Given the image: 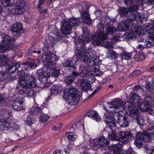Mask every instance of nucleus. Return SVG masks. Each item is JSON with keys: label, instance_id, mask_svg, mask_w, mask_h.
<instances>
[{"label": "nucleus", "instance_id": "f257e3e1", "mask_svg": "<svg viewBox=\"0 0 154 154\" xmlns=\"http://www.w3.org/2000/svg\"><path fill=\"white\" fill-rule=\"evenodd\" d=\"M78 9L81 14V18H69L68 20H63L61 21V31L64 35H69L72 32V28L78 27L82 22L88 25L91 24V20L87 10L88 7L85 3L80 4L79 5Z\"/></svg>", "mask_w": 154, "mask_h": 154}, {"label": "nucleus", "instance_id": "f03ea898", "mask_svg": "<svg viewBox=\"0 0 154 154\" xmlns=\"http://www.w3.org/2000/svg\"><path fill=\"white\" fill-rule=\"evenodd\" d=\"M23 66L24 65H23ZM25 67L22 68V70L20 69H18L20 72V76L19 77L20 84L22 86H26L30 88H35L37 86L36 79L32 75L28 74V67L24 65Z\"/></svg>", "mask_w": 154, "mask_h": 154}, {"label": "nucleus", "instance_id": "7ed1b4c3", "mask_svg": "<svg viewBox=\"0 0 154 154\" xmlns=\"http://www.w3.org/2000/svg\"><path fill=\"white\" fill-rule=\"evenodd\" d=\"M45 68L39 69L37 72V75L38 76L39 80L43 83H46L48 81V78L49 76L50 72L48 69H54L56 68L55 64L53 61L47 62L45 65Z\"/></svg>", "mask_w": 154, "mask_h": 154}, {"label": "nucleus", "instance_id": "20e7f679", "mask_svg": "<svg viewBox=\"0 0 154 154\" xmlns=\"http://www.w3.org/2000/svg\"><path fill=\"white\" fill-rule=\"evenodd\" d=\"M77 89L72 86H68L63 91L64 97L69 100V103L72 105L77 104L79 98L77 94Z\"/></svg>", "mask_w": 154, "mask_h": 154}, {"label": "nucleus", "instance_id": "39448f33", "mask_svg": "<svg viewBox=\"0 0 154 154\" xmlns=\"http://www.w3.org/2000/svg\"><path fill=\"white\" fill-rule=\"evenodd\" d=\"M108 138L110 140H117L123 143H127L128 141L131 140L133 138V136L131 133L128 131L124 132L121 133L119 137H117L116 133L112 131V132L109 134L107 136Z\"/></svg>", "mask_w": 154, "mask_h": 154}, {"label": "nucleus", "instance_id": "423d86ee", "mask_svg": "<svg viewBox=\"0 0 154 154\" xmlns=\"http://www.w3.org/2000/svg\"><path fill=\"white\" fill-rule=\"evenodd\" d=\"M77 44L76 49L77 50L81 51L80 52L78 53L77 56L78 58V61H82L85 63H87L88 62H91V57H93V54L92 53L91 48V47L88 48L86 50V48L85 45V49H82L81 48H77ZM86 44H85V45Z\"/></svg>", "mask_w": 154, "mask_h": 154}, {"label": "nucleus", "instance_id": "0eeeda50", "mask_svg": "<svg viewBox=\"0 0 154 154\" xmlns=\"http://www.w3.org/2000/svg\"><path fill=\"white\" fill-rule=\"evenodd\" d=\"M104 27L103 25H99L97 30V35L93 36L92 44L94 45H98L101 43L102 41L107 39V35L104 33Z\"/></svg>", "mask_w": 154, "mask_h": 154}, {"label": "nucleus", "instance_id": "6e6552de", "mask_svg": "<svg viewBox=\"0 0 154 154\" xmlns=\"http://www.w3.org/2000/svg\"><path fill=\"white\" fill-rule=\"evenodd\" d=\"M94 146L102 151L105 150L109 146V141L103 136L100 135L93 140Z\"/></svg>", "mask_w": 154, "mask_h": 154}, {"label": "nucleus", "instance_id": "1a4fd4ad", "mask_svg": "<svg viewBox=\"0 0 154 154\" xmlns=\"http://www.w3.org/2000/svg\"><path fill=\"white\" fill-rule=\"evenodd\" d=\"M82 29L83 34L82 36V37H79L78 38V41L76 42V44H77L78 48L84 49L85 44L90 41V38L86 27L83 26L82 27Z\"/></svg>", "mask_w": 154, "mask_h": 154}, {"label": "nucleus", "instance_id": "9d476101", "mask_svg": "<svg viewBox=\"0 0 154 154\" xmlns=\"http://www.w3.org/2000/svg\"><path fill=\"white\" fill-rule=\"evenodd\" d=\"M124 106V109H126L130 112V114L131 116L134 117L135 115L139 113V110L138 107L135 106L130 100L125 103Z\"/></svg>", "mask_w": 154, "mask_h": 154}, {"label": "nucleus", "instance_id": "9b49d317", "mask_svg": "<svg viewBox=\"0 0 154 154\" xmlns=\"http://www.w3.org/2000/svg\"><path fill=\"white\" fill-rule=\"evenodd\" d=\"M153 98L149 95H147L144 100V101L140 105L139 107L140 109L145 111L149 110L151 106H152ZM149 110H148L149 111Z\"/></svg>", "mask_w": 154, "mask_h": 154}, {"label": "nucleus", "instance_id": "f8f14e48", "mask_svg": "<svg viewBox=\"0 0 154 154\" xmlns=\"http://www.w3.org/2000/svg\"><path fill=\"white\" fill-rule=\"evenodd\" d=\"M10 31L12 34L16 36L23 33V30L22 24L20 23L17 22L11 27Z\"/></svg>", "mask_w": 154, "mask_h": 154}, {"label": "nucleus", "instance_id": "ddd939ff", "mask_svg": "<svg viewBox=\"0 0 154 154\" xmlns=\"http://www.w3.org/2000/svg\"><path fill=\"white\" fill-rule=\"evenodd\" d=\"M26 3L23 0H18L15 6L13 13L16 15L21 14L24 10Z\"/></svg>", "mask_w": 154, "mask_h": 154}, {"label": "nucleus", "instance_id": "4468645a", "mask_svg": "<svg viewBox=\"0 0 154 154\" xmlns=\"http://www.w3.org/2000/svg\"><path fill=\"white\" fill-rule=\"evenodd\" d=\"M107 104L109 105L108 107L109 109L112 108H114L115 109H119V111H122L124 110V104L121 100L115 99L113 101L110 103L109 104L108 103Z\"/></svg>", "mask_w": 154, "mask_h": 154}, {"label": "nucleus", "instance_id": "2eb2a0df", "mask_svg": "<svg viewBox=\"0 0 154 154\" xmlns=\"http://www.w3.org/2000/svg\"><path fill=\"white\" fill-rule=\"evenodd\" d=\"M48 49L47 46H44L43 49L45 52L46 63L51 61H56L58 60L57 57L54 54L50 51H48Z\"/></svg>", "mask_w": 154, "mask_h": 154}, {"label": "nucleus", "instance_id": "dca6fc26", "mask_svg": "<svg viewBox=\"0 0 154 154\" xmlns=\"http://www.w3.org/2000/svg\"><path fill=\"white\" fill-rule=\"evenodd\" d=\"M103 119L105 122L110 127L111 129L112 128L116 126V123L113 115H112L108 113L105 114L104 115Z\"/></svg>", "mask_w": 154, "mask_h": 154}, {"label": "nucleus", "instance_id": "f3484780", "mask_svg": "<svg viewBox=\"0 0 154 154\" xmlns=\"http://www.w3.org/2000/svg\"><path fill=\"white\" fill-rule=\"evenodd\" d=\"M23 101L22 97H18L13 102L12 106L14 109L17 111H20L23 109Z\"/></svg>", "mask_w": 154, "mask_h": 154}, {"label": "nucleus", "instance_id": "a211bd4d", "mask_svg": "<svg viewBox=\"0 0 154 154\" xmlns=\"http://www.w3.org/2000/svg\"><path fill=\"white\" fill-rule=\"evenodd\" d=\"M20 64L19 63H11L7 64L5 66L6 71L10 74L13 73L17 70L20 66Z\"/></svg>", "mask_w": 154, "mask_h": 154}, {"label": "nucleus", "instance_id": "6ab92c4d", "mask_svg": "<svg viewBox=\"0 0 154 154\" xmlns=\"http://www.w3.org/2000/svg\"><path fill=\"white\" fill-rule=\"evenodd\" d=\"M129 100L135 106L138 108L141 103V99L138 95L135 93H131Z\"/></svg>", "mask_w": 154, "mask_h": 154}, {"label": "nucleus", "instance_id": "aec40b11", "mask_svg": "<svg viewBox=\"0 0 154 154\" xmlns=\"http://www.w3.org/2000/svg\"><path fill=\"white\" fill-rule=\"evenodd\" d=\"M52 33L55 35L57 37L56 38L55 41L54 38L52 37H50L48 38V41H50L51 45H53L55 43L56 41H59L62 39L63 36L60 35L59 30L56 28H55L54 30L52 31Z\"/></svg>", "mask_w": 154, "mask_h": 154}, {"label": "nucleus", "instance_id": "412c9836", "mask_svg": "<svg viewBox=\"0 0 154 154\" xmlns=\"http://www.w3.org/2000/svg\"><path fill=\"white\" fill-rule=\"evenodd\" d=\"M117 119L118 124L120 126L123 127H126L128 126L129 121L128 118L126 116L120 115L119 114Z\"/></svg>", "mask_w": 154, "mask_h": 154}, {"label": "nucleus", "instance_id": "4be33fe9", "mask_svg": "<svg viewBox=\"0 0 154 154\" xmlns=\"http://www.w3.org/2000/svg\"><path fill=\"white\" fill-rule=\"evenodd\" d=\"M2 42L4 43L5 45H10L11 48H12L13 47L12 42H14V39L5 33L2 34Z\"/></svg>", "mask_w": 154, "mask_h": 154}, {"label": "nucleus", "instance_id": "5701e85b", "mask_svg": "<svg viewBox=\"0 0 154 154\" xmlns=\"http://www.w3.org/2000/svg\"><path fill=\"white\" fill-rule=\"evenodd\" d=\"M117 31L116 28L112 26H108L106 29V32L105 34L107 35V38H108L109 35L112 36L115 34V33Z\"/></svg>", "mask_w": 154, "mask_h": 154}, {"label": "nucleus", "instance_id": "b1692460", "mask_svg": "<svg viewBox=\"0 0 154 154\" xmlns=\"http://www.w3.org/2000/svg\"><path fill=\"white\" fill-rule=\"evenodd\" d=\"M145 142H148L151 140L152 136L150 132L146 131H143L142 134L140 133V137Z\"/></svg>", "mask_w": 154, "mask_h": 154}, {"label": "nucleus", "instance_id": "393cba45", "mask_svg": "<svg viewBox=\"0 0 154 154\" xmlns=\"http://www.w3.org/2000/svg\"><path fill=\"white\" fill-rule=\"evenodd\" d=\"M87 115L89 117H92L97 122L100 121L101 120V117L98 115L97 112L95 111L91 110L87 113Z\"/></svg>", "mask_w": 154, "mask_h": 154}, {"label": "nucleus", "instance_id": "a878e982", "mask_svg": "<svg viewBox=\"0 0 154 154\" xmlns=\"http://www.w3.org/2000/svg\"><path fill=\"white\" fill-rule=\"evenodd\" d=\"M140 137V132L139 131L136 133V138L134 143L136 146L139 148H140L143 145L142 143L143 140Z\"/></svg>", "mask_w": 154, "mask_h": 154}, {"label": "nucleus", "instance_id": "bb28decb", "mask_svg": "<svg viewBox=\"0 0 154 154\" xmlns=\"http://www.w3.org/2000/svg\"><path fill=\"white\" fill-rule=\"evenodd\" d=\"M131 28L133 32H135L139 35H143L144 34V31L140 26H139L136 24H132Z\"/></svg>", "mask_w": 154, "mask_h": 154}, {"label": "nucleus", "instance_id": "cd10ccee", "mask_svg": "<svg viewBox=\"0 0 154 154\" xmlns=\"http://www.w3.org/2000/svg\"><path fill=\"white\" fill-rule=\"evenodd\" d=\"M11 128V124L6 121H0V129L3 131H7Z\"/></svg>", "mask_w": 154, "mask_h": 154}, {"label": "nucleus", "instance_id": "c85d7f7f", "mask_svg": "<svg viewBox=\"0 0 154 154\" xmlns=\"http://www.w3.org/2000/svg\"><path fill=\"white\" fill-rule=\"evenodd\" d=\"M128 21V20H125L123 22L120 23L118 26L119 30L122 31H125L128 30L129 26L130 25Z\"/></svg>", "mask_w": 154, "mask_h": 154}, {"label": "nucleus", "instance_id": "c756f323", "mask_svg": "<svg viewBox=\"0 0 154 154\" xmlns=\"http://www.w3.org/2000/svg\"><path fill=\"white\" fill-rule=\"evenodd\" d=\"M23 88L22 90L23 93L26 94V96L28 97H32L34 94V91L32 89L34 88H30L26 86H23Z\"/></svg>", "mask_w": 154, "mask_h": 154}, {"label": "nucleus", "instance_id": "7c9ffc66", "mask_svg": "<svg viewBox=\"0 0 154 154\" xmlns=\"http://www.w3.org/2000/svg\"><path fill=\"white\" fill-rule=\"evenodd\" d=\"M80 85L83 91L87 92L91 90V85L90 84L86 83L85 80L82 79L81 81Z\"/></svg>", "mask_w": 154, "mask_h": 154}, {"label": "nucleus", "instance_id": "2f4dec72", "mask_svg": "<svg viewBox=\"0 0 154 154\" xmlns=\"http://www.w3.org/2000/svg\"><path fill=\"white\" fill-rule=\"evenodd\" d=\"M145 43V44L144 45L139 44L138 45L137 47V48L142 50L144 48H149L152 46L154 45V42L153 41H146Z\"/></svg>", "mask_w": 154, "mask_h": 154}, {"label": "nucleus", "instance_id": "473e14b6", "mask_svg": "<svg viewBox=\"0 0 154 154\" xmlns=\"http://www.w3.org/2000/svg\"><path fill=\"white\" fill-rule=\"evenodd\" d=\"M0 114L1 116L6 119H8L11 116V113L5 109H0Z\"/></svg>", "mask_w": 154, "mask_h": 154}, {"label": "nucleus", "instance_id": "72a5a7b5", "mask_svg": "<svg viewBox=\"0 0 154 154\" xmlns=\"http://www.w3.org/2000/svg\"><path fill=\"white\" fill-rule=\"evenodd\" d=\"M134 117L135 118L137 123L140 127L143 126L144 123V119L143 116L137 114L135 115Z\"/></svg>", "mask_w": 154, "mask_h": 154}, {"label": "nucleus", "instance_id": "f704fd0d", "mask_svg": "<svg viewBox=\"0 0 154 154\" xmlns=\"http://www.w3.org/2000/svg\"><path fill=\"white\" fill-rule=\"evenodd\" d=\"M62 90V88L60 86L54 85L52 87L51 91L52 94H58L60 93Z\"/></svg>", "mask_w": 154, "mask_h": 154}, {"label": "nucleus", "instance_id": "c9c22d12", "mask_svg": "<svg viewBox=\"0 0 154 154\" xmlns=\"http://www.w3.org/2000/svg\"><path fill=\"white\" fill-rule=\"evenodd\" d=\"M75 64L76 63L75 61L73 62L72 60H68L63 63V65L64 67L69 68V69L72 68L75 69L76 67Z\"/></svg>", "mask_w": 154, "mask_h": 154}, {"label": "nucleus", "instance_id": "e433bc0d", "mask_svg": "<svg viewBox=\"0 0 154 154\" xmlns=\"http://www.w3.org/2000/svg\"><path fill=\"white\" fill-rule=\"evenodd\" d=\"M145 28L146 32L149 34L154 35V27L153 25L148 23L145 25Z\"/></svg>", "mask_w": 154, "mask_h": 154}, {"label": "nucleus", "instance_id": "4c0bfd02", "mask_svg": "<svg viewBox=\"0 0 154 154\" xmlns=\"http://www.w3.org/2000/svg\"><path fill=\"white\" fill-rule=\"evenodd\" d=\"M137 13H130L128 17V19L126 20H128L130 24L132 23L133 22L137 17Z\"/></svg>", "mask_w": 154, "mask_h": 154}, {"label": "nucleus", "instance_id": "58836bf2", "mask_svg": "<svg viewBox=\"0 0 154 154\" xmlns=\"http://www.w3.org/2000/svg\"><path fill=\"white\" fill-rule=\"evenodd\" d=\"M122 145L119 143L115 144H112L110 146V149H112L114 152H119L121 150Z\"/></svg>", "mask_w": 154, "mask_h": 154}, {"label": "nucleus", "instance_id": "ea45409f", "mask_svg": "<svg viewBox=\"0 0 154 154\" xmlns=\"http://www.w3.org/2000/svg\"><path fill=\"white\" fill-rule=\"evenodd\" d=\"M118 13L121 17H123L126 15L128 12L129 10L127 8L121 7L118 10Z\"/></svg>", "mask_w": 154, "mask_h": 154}, {"label": "nucleus", "instance_id": "a19ab883", "mask_svg": "<svg viewBox=\"0 0 154 154\" xmlns=\"http://www.w3.org/2000/svg\"><path fill=\"white\" fill-rule=\"evenodd\" d=\"M2 5L4 7L11 6L14 3V0H1Z\"/></svg>", "mask_w": 154, "mask_h": 154}, {"label": "nucleus", "instance_id": "79ce46f5", "mask_svg": "<svg viewBox=\"0 0 154 154\" xmlns=\"http://www.w3.org/2000/svg\"><path fill=\"white\" fill-rule=\"evenodd\" d=\"M10 45H5L4 43L1 42L0 43V52L3 53L11 49V48Z\"/></svg>", "mask_w": 154, "mask_h": 154}, {"label": "nucleus", "instance_id": "37998d69", "mask_svg": "<svg viewBox=\"0 0 154 154\" xmlns=\"http://www.w3.org/2000/svg\"><path fill=\"white\" fill-rule=\"evenodd\" d=\"M66 136L67 137L69 143L71 144H73L74 141L75 140V135H74L73 133H66Z\"/></svg>", "mask_w": 154, "mask_h": 154}, {"label": "nucleus", "instance_id": "c03bdc74", "mask_svg": "<svg viewBox=\"0 0 154 154\" xmlns=\"http://www.w3.org/2000/svg\"><path fill=\"white\" fill-rule=\"evenodd\" d=\"M8 60V58L5 55H1L0 56V66L6 65V63Z\"/></svg>", "mask_w": 154, "mask_h": 154}, {"label": "nucleus", "instance_id": "a18cd8bd", "mask_svg": "<svg viewBox=\"0 0 154 154\" xmlns=\"http://www.w3.org/2000/svg\"><path fill=\"white\" fill-rule=\"evenodd\" d=\"M144 54L143 53L137 54L133 57L136 61L140 62L143 60L145 59Z\"/></svg>", "mask_w": 154, "mask_h": 154}, {"label": "nucleus", "instance_id": "49530a36", "mask_svg": "<svg viewBox=\"0 0 154 154\" xmlns=\"http://www.w3.org/2000/svg\"><path fill=\"white\" fill-rule=\"evenodd\" d=\"M42 111V109L38 107H33L31 109L30 112L33 115H35L38 114Z\"/></svg>", "mask_w": 154, "mask_h": 154}, {"label": "nucleus", "instance_id": "de8ad7c7", "mask_svg": "<svg viewBox=\"0 0 154 154\" xmlns=\"http://www.w3.org/2000/svg\"><path fill=\"white\" fill-rule=\"evenodd\" d=\"M8 74L4 71H1L0 72V81H4L8 79Z\"/></svg>", "mask_w": 154, "mask_h": 154}, {"label": "nucleus", "instance_id": "09e8293b", "mask_svg": "<svg viewBox=\"0 0 154 154\" xmlns=\"http://www.w3.org/2000/svg\"><path fill=\"white\" fill-rule=\"evenodd\" d=\"M74 79V78L72 76L69 75L65 78L64 82L66 85H70L73 82Z\"/></svg>", "mask_w": 154, "mask_h": 154}, {"label": "nucleus", "instance_id": "8fccbe9b", "mask_svg": "<svg viewBox=\"0 0 154 154\" xmlns=\"http://www.w3.org/2000/svg\"><path fill=\"white\" fill-rule=\"evenodd\" d=\"M131 54L130 53L124 52L121 54L122 60H128L131 59Z\"/></svg>", "mask_w": 154, "mask_h": 154}, {"label": "nucleus", "instance_id": "3c124183", "mask_svg": "<svg viewBox=\"0 0 154 154\" xmlns=\"http://www.w3.org/2000/svg\"><path fill=\"white\" fill-rule=\"evenodd\" d=\"M103 41H102L101 43L99 45L102 44L104 47L108 48H111L113 47L112 43L106 41L103 42Z\"/></svg>", "mask_w": 154, "mask_h": 154}, {"label": "nucleus", "instance_id": "603ef678", "mask_svg": "<svg viewBox=\"0 0 154 154\" xmlns=\"http://www.w3.org/2000/svg\"><path fill=\"white\" fill-rule=\"evenodd\" d=\"M6 97L4 94H0V106H3L6 104Z\"/></svg>", "mask_w": 154, "mask_h": 154}, {"label": "nucleus", "instance_id": "864d4df0", "mask_svg": "<svg viewBox=\"0 0 154 154\" xmlns=\"http://www.w3.org/2000/svg\"><path fill=\"white\" fill-rule=\"evenodd\" d=\"M138 20L140 21H142L144 20H146L147 18V15L145 13H142L140 14L138 13L137 15Z\"/></svg>", "mask_w": 154, "mask_h": 154}, {"label": "nucleus", "instance_id": "5fc2aeb1", "mask_svg": "<svg viewBox=\"0 0 154 154\" xmlns=\"http://www.w3.org/2000/svg\"><path fill=\"white\" fill-rule=\"evenodd\" d=\"M23 65H25L32 69L35 68L37 66V65L36 63L27 62L24 63H23Z\"/></svg>", "mask_w": 154, "mask_h": 154}, {"label": "nucleus", "instance_id": "6e6d98bb", "mask_svg": "<svg viewBox=\"0 0 154 154\" xmlns=\"http://www.w3.org/2000/svg\"><path fill=\"white\" fill-rule=\"evenodd\" d=\"M106 24L107 26H113V24L115 22V19H111L108 17L106 19Z\"/></svg>", "mask_w": 154, "mask_h": 154}, {"label": "nucleus", "instance_id": "4d7b16f0", "mask_svg": "<svg viewBox=\"0 0 154 154\" xmlns=\"http://www.w3.org/2000/svg\"><path fill=\"white\" fill-rule=\"evenodd\" d=\"M94 72L93 74L98 76H100L103 74V72L101 71L100 69L96 67H95L94 69Z\"/></svg>", "mask_w": 154, "mask_h": 154}, {"label": "nucleus", "instance_id": "13d9d810", "mask_svg": "<svg viewBox=\"0 0 154 154\" xmlns=\"http://www.w3.org/2000/svg\"><path fill=\"white\" fill-rule=\"evenodd\" d=\"M49 119L48 116L45 114L41 115L40 117V120L41 122H45L47 121Z\"/></svg>", "mask_w": 154, "mask_h": 154}, {"label": "nucleus", "instance_id": "bf43d9fd", "mask_svg": "<svg viewBox=\"0 0 154 154\" xmlns=\"http://www.w3.org/2000/svg\"><path fill=\"white\" fill-rule=\"evenodd\" d=\"M60 74V70L59 69H54L52 72L51 75L53 77H57Z\"/></svg>", "mask_w": 154, "mask_h": 154}, {"label": "nucleus", "instance_id": "052dcab7", "mask_svg": "<svg viewBox=\"0 0 154 154\" xmlns=\"http://www.w3.org/2000/svg\"><path fill=\"white\" fill-rule=\"evenodd\" d=\"M145 87L148 90L150 91H152L153 90V87L151 85V84H150L149 82H146Z\"/></svg>", "mask_w": 154, "mask_h": 154}, {"label": "nucleus", "instance_id": "680f3d73", "mask_svg": "<svg viewBox=\"0 0 154 154\" xmlns=\"http://www.w3.org/2000/svg\"><path fill=\"white\" fill-rule=\"evenodd\" d=\"M138 10V7L136 5H131L129 8V11L130 12H135Z\"/></svg>", "mask_w": 154, "mask_h": 154}, {"label": "nucleus", "instance_id": "e2e57ef3", "mask_svg": "<svg viewBox=\"0 0 154 154\" xmlns=\"http://www.w3.org/2000/svg\"><path fill=\"white\" fill-rule=\"evenodd\" d=\"M33 119L32 118L28 116L27 117L26 122V123L28 125H32V123Z\"/></svg>", "mask_w": 154, "mask_h": 154}, {"label": "nucleus", "instance_id": "0e129e2a", "mask_svg": "<svg viewBox=\"0 0 154 154\" xmlns=\"http://www.w3.org/2000/svg\"><path fill=\"white\" fill-rule=\"evenodd\" d=\"M45 0H39L38 1V4L37 6V8L41 9L42 8V7L40 6V5H43L45 3Z\"/></svg>", "mask_w": 154, "mask_h": 154}, {"label": "nucleus", "instance_id": "69168bd1", "mask_svg": "<svg viewBox=\"0 0 154 154\" xmlns=\"http://www.w3.org/2000/svg\"><path fill=\"white\" fill-rule=\"evenodd\" d=\"M145 149L146 151V154H152L154 151V148H153L149 149L147 147H145Z\"/></svg>", "mask_w": 154, "mask_h": 154}, {"label": "nucleus", "instance_id": "338daca9", "mask_svg": "<svg viewBox=\"0 0 154 154\" xmlns=\"http://www.w3.org/2000/svg\"><path fill=\"white\" fill-rule=\"evenodd\" d=\"M112 37H110L112 39H114V40L117 41L119 40V38H120V36L119 34H117L115 33V34L113 35H112Z\"/></svg>", "mask_w": 154, "mask_h": 154}, {"label": "nucleus", "instance_id": "774afa93", "mask_svg": "<svg viewBox=\"0 0 154 154\" xmlns=\"http://www.w3.org/2000/svg\"><path fill=\"white\" fill-rule=\"evenodd\" d=\"M142 73V72L139 70H136L134 71L132 74L133 76H137Z\"/></svg>", "mask_w": 154, "mask_h": 154}]
</instances>
